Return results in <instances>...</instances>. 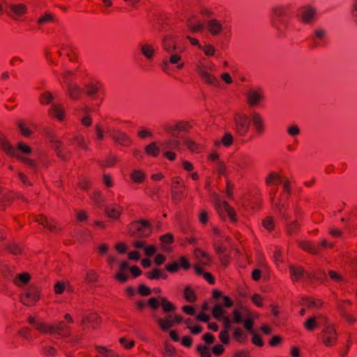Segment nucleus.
<instances>
[{"mask_svg": "<svg viewBox=\"0 0 357 357\" xmlns=\"http://www.w3.org/2000/svg\"><path fill=\"white\" fill-rule=\"evenodd\" d=\"M289 17L287 9L285 7L277 6L272 8L271 24L278 30L280 36H285V30L289 27Z\"/></svg>", "mask_w": 357, "mask_h": 357, "instance_id": "nucleus-1", "label": "nucleus"}, {"mask_svg": "<svg viewBox=\"0 0 357 357\" xmlns=\"http://www.w3.org/2000/svg\"><path fill=\"white\" fill-rule=\"evenodd\" d=\"M29 322L43 333L56 334L62 337H66L70 335V327L63 321H59L55 325H48L43 322L36 321L33 318H30Z\"/></svg>", "mask_w": 357, "mask_h": 357, "instance_id": "nucleus-2", "label": "nucleus"}, {"mask_svg": "<svg viewBox=\"0 0 357 357\" xmlns=\"http://www.w3.org/2000/svg\"><path fill=\"white\" fill-rule=\"evenodd\" d=\"M162 46L165 52L168 54V61L171 64H176L178 69L183 68L184 64L181 61V56L180 52L177 51L178 47L176 44L173 41L171 37L166 36L162 39Z\"/></svg>", "mask_w": 357, "mask_h": 357, "instance_id": "nucleus-3", "label": "nucleus"}, {"mask_svg": "<svg viewBox=\"0 0 357 357\" xmlns=\"http://www.w3.org/2000/svg\"><path fill=\"white\" fill-rule=\"evenodd\" d=\"M0 147L6 151L8 155L17 157L20 159L24 163L28 165L31 168L35 169L36 164L33 160L26 158L20 156L18 153L17 151H16L5 139L4 136L2 134H0Z\"/></svg>", "mask_w": 357, "mask_h": 357, "instance_id": "nucleus-4", "label": "nucleus"}, {"mask_svg": "<svg viewBox=\"0 0 357 357\" xmlns=\"http://www.w3.org/2000/svg\"><path fill=\"white\" fill-rule=\"evenodd\" d=\"M153 317L162 331H167L174 326V322L181 323L183 318L179 315L167 314L165 318L160 317L155 312L153 313Z\"/></svg>", "mask_w": 357, "mask_h": 357, "instance_id": "nucleus-5", "label": "nucleus"}, {"mask_svg": "<svg viewBox=\"0 0 357 357\" xmlns=\"http://www.w3.org/2000/svg\"><path fill=\"white\" fill-rule=\"evenodd\" d=\"M234 123L236 125V132L240 135H245L250 129V118L244 114H236L234 117Z\"/></svg>", "mask_w": 357, "mask_h": 357, "instance_id": "nucleus-6", "label": "nucleus"}, {"mask_svg": "<svg viewBox=\"0 0 357 357\" xmlns=\"http://www.w3.org/2000/svg\"><path fill=\"white\" fill-rule=\"evenodd\" d=\"M39 300V289L38 287L31 286L29 287L24 296H21L20 301L24 305H34Z\"/></svg>", "mask_w": 357, "mask_h": 357, "instance_id": "nucleus-7", "label": "nucleus"}, {"mask_svg": "<svg viewBox=\"0 0 357 357\" xmlns=\"http://www.w3.org/2000/svg\"><path fill=\"white\" fill-rule=\"evenodd\" d=\"M322 334V340L326 346L330 347L335 343L337 334L332 325L326 324L323 328Z\"/></svg>", "mask_w": 357, "mask_h": 357, "instance_id": "nucleus-8", "label": "nucleus"}, {"mask_svg": "<svg viewBox=\"0 0 357 357\" xmlns=\"http://www.w3.org/2000/svg\"><path fill=\"white\" fill-rule=\"evenodd\" d=\"M215 204L217 210L220 213H226L229 218L232 220H235V212L234 209L225 201H222L217 195H214Z\"/></svg>", "mask_w": 357, "mask_h": 357, "instance_id": "nucleus-9", "label": "nucleus"}, {"mask_svg": "<svg viewBox=\"0 0 357 357\" xmlns=\"http://www.w3.org/2000/svg\"><path fill=\"white\" fill-rule=\"evenodd\" d=\"M134 226L137 232L136 236L146 237L151 232V225L147 220H139Z\"/></svg>", "mask_w": 357, "mask_h": 357, "instance_id": "nucleus-10", "label": "nucleus"}, {"mask_svg": "<svg viewBox=\"0 0 357 357\" xmlns=\"http://www.w3.org/2000/svg\"><path fill=\"white\" fill-rule=\"evenodd\" d=\"M289 271L291 273V277L293 281H298L301 279L310 280L311 279L310 274L307 273H305L303 268L300 266H291L289 267Z\"/></svg>", "mask_w": 357, "mask_h": 357, "instance_id": "nucleus-11", "label": "nucleus"}, {"mask_svg": "<svg viewBox=\"0 0 357 357\" xmlns=\"http://www.w3.org/2000/svg\"><path fill=\"white\" fill-rule=\"evenodd\" d=\"M160 146L164 151H173L178 149L181 146V143L178 140V135L177 134H172V137L169 139L162 142Z\"/></svg>", "mask_w": 357, "mask_h": 357, "instance_id": "nucleus-12", "label": "nucleus"}, {"mask_svg": "<svg viewBox=\"0 0 357 357\" xmlns=\"http://www.w3.org/2000/svg\"><path fill=\"white\" fill-rule=\"evenodd\" d=\"M197 72L206 84L215 86H219V82L216 77L206 71L202 66H197Z\"/></svg>", "mask_w": 357, "mask_h": 357, "instance_id": "nucleus-13", "label": "nucleus"}, {"mask_svg": "<svg viewBox=\"0 0 357 357\" xmlns=\"http://www.w3.org/2000/svg\"><path fill=\"white\" fill-rule=\"evenodd\" d=\"M7 13L13 16V15H21L26 12V7L24 4H10L6 3Z\"/></svg>", "mask_w": 357, "mask_h": 357, "instance_id": "nucleus-14", "label": "nucleus"}, {"mask_svg": "<svg viewBox=\"0 0 357 357\" xmlns=\"http://www.w3.org/2000/svg\"><path fill=\"white\" fill-rule=\"evenodd\" d=\"M38 224L43 225L45 228L47 229L52 233H56L59 228L56 225V222L51 219L49 220L46 217L41 215L36 219Z\"/></svg>", "mask_w": 357, "mask_h": 357, "instance_id": "nucleus-15", "label": "nucleus"}, {"mask_svg": "<svg viewBox=\"0 0 357 357\" xmlns=\"http://www.w3.org/2000/svg\"><path fill=\"white\" fill-rule=\"evenodd\" d=\"M112 139L123 146H129L132 143L130 138L125 133L117 130L112 134Z\"/></svg>", "mask_w": 357, "mask_h": 357, "instance_id": "nucleus-16", "label": "nucleus"}, {"mask_svg": "<svg viewBox=\"0 0 357 357\" xmlns=\"http://www.w3.org/2000/svg\"><path fill=\"white\" fill-rule=\"evenodd\" d=\"M48 113L51 116L55 117L59 121L64 119L65 112L63 107L59 104H52L48 109Z\"/></svg>", "mask_w": 357, "mask_h": 357, "instance_id": "nucleus-17", "label": "nucleus"}, {"mask_svg": "<svg viewBox=\"0 0 357 357\" xmlns=\"http://www.w3.org/2000/svg\"><path fill=\"white\" fill-rule=\"evenodd\" d=\"M207 26H208V29L209 32L213 36L219 35L223 29L222 25L220 24V22H218L215 19H211V20H208V22L207 23Z\"/></svg>", "mask_w": 357, "mask_h": 357, "instance_id": "nucleus-18", "label": "nucleus"}, {"mask_svg": "<svg viewBox=\"0 0 357 357\" xmlns=\"http://www.w3.org/2000/svg\"><path fill=\"white\" fill-rule=\"evenodd\" d=\"M317 11L313 8H307L301 13V20L307 24H310L314 20Z\"/></svg>", "mask_w": 357, "mask_h": 357, "instance_id": "nucleus-19", "label": "nucleus"}, {"mask_svg": "<svg viewBox=\"0 0 357 357\" xmlns=\"http://www.w3.org/2000/svg\"><path fill=\"white\" fill-rule=\"evenodd\" d=\"M129 264L127 261H122L119 264L120 271L116 275V278L121 282H125L128 280V275L124 273L128 269H130Z\"/></svg>", "mask_w": 357, "mask_h": 357, "instance_id": "nucleus-20", "label": "nucleus"}, {"mask_svg": "<svg viewBox=\"0 0 357 357\" xmlns=\"http://www.w3.org/2000/svg\"><path fill=\"white\" fill-rule=\"evenodd\" d=\"M262 95L257 91H250L247 93L248 102L250 105H257L261 100Z\"/></svg>", "mask_w": 357, "mask_h": 357, "instance_id": "nucleus-21", "label": "nucleus"}, {"mask_svg": "<svg viewBox=\"0 0 357 357\" xmlns=\"http://www.w3.org/2000/svg\"><path fill=\"white\" fill-rule=\"evenodd\" d=\"M67 91L70 98L73 100H77L79 98L82 93V90L77 84L69 83L67 86Z\"/></svg>", "mask_w": 357, "mask_h": 357, "instance_id": "nucleus-22", "label": "nucleus"}, {"mask_svg": "<svg viewBox=\"0 0 357 357\" xmlns=\"http://www.w3.org/2000/svg\"><path fill=\"white\" fill-rule=\"evenodd\" d=\"M327 36V31L321 26L315 28L313 31L312 39L316 41L317 40L324 41ZM318 43L315 42V45Z\"/></svg>", "mask_w": 357, "mask_h": 357, "instance_id": "nucleus-23", "label": "nucleus"}, {"mask_svg": "<svg viewBox=\"0 0 357 357\" xmlns=\"http://www.w3.org/2000/svg\"><path fill=\"white\" fill-rule=\"evenodd\" d=\"M195 256L202 265H208L211 261L208 255L199 248L195 250Z\"/></svg>", "mask_w": 357, "mask_h": 357, "instance_id": "nucleus-24", "label": "nucleus"}, {"mask_svg": "<svg viewBox=\"0 0 357 357\" xmlns=\"http://www.w3.org/2000/svg\"><path fill=\"white\" fill-rule=\"evenodd\" d=\"M252 122L257 132H262L264 130V121L262 117L257 113H253Z\"/></svg>", "mask_w": 357, "mask_h": 357, "instance_id": "nucleus-25", "label": "nucleus"}, {"mask_svg": "<svg viewBox=\"0 0 357 357\" xmlns=\"http://www.w3.org/2000/svg\"><path fill=\"white\" fill-rule=\"evenodd\" d=\"M275 208L282 220L287 221L289 219V215L284 211L287 208L286 204H282L280 202H278L275 204Z\"/></svg>", "mask_w": 357, "mask_h": 357, "instance_id": "nucleus-26", "label": "nucleus"}, {"mask_svg": "<svg viewBox=\"0 0 357 357\" xmlns=\"http://www.w3.org/2000/svg\"><path fill=\"white\" fill-rule=\"evenodd\" d=\"M265 182L268 185L275 183H280L283 185L284 183L280 176L275 172H271L265 178Z\"/></svg>", "mask_w": 357, "mask_h": 357, "instance_id": "nucleus-27", "label": "nucleus"}, {"mask_svg": "<svg viewBox=\"0 0 357 357\" xmlns=\"http://www.w3.org/2000/svg\"><path fill=\"white\" fill-rule=\"evenodd\" d=\"M160 305L165 312L167 314L175 310L174 305L168 301L165 298L160 297Z\"/></svg>", "mask_w": 357, "mask_h": 357, "instance_id": "nucleus-28", "label": "nucleus"}, {"mask_svg": "<svg viewBox=\"0 0 357 357\" xmlns=\"http://www.w3.org/2000/svg\"><path fill=\"white\" fill-rule=\"evenodd\" d=\"M141 52L147 59H151L153 56L154 49L151 45L144 44L141 47Z\"/></svg>", "mask_w": 357, "mask_h": 357, "instance_id": "nucleus-29", "label": "nucleus"}, {"mask_svg": "<svg viewBox=\"0 0 357 357\" xmlns=\"http://www.w3.org/2000/svg\"><path fill=\"white\" fill-rule=\"evenodd\" d=\"M30 279V276L26 273H23L17 275L14 279L13 282L18 286L26 284Z\"/></svg>", "mask_w": 357, "mask_h": 357, "instance_id": "nucleus-30", "label": "nucleus"}, {"mask_svg": "<svg viewBox=\"0 0 357 357\" xmlns=\"http://www.w3.org/2000/svg\"><path fill=\"white\" fill-rule=\"evenodd\" d=\"M145 151L147 154L153 157H156L160 153V148L156 145L155 142H151L146 146Z\"/></svg>", "mask_w": 357, "mask_h": 357, "instance_id": "nucleus-31", "label": "nucleus"}, {"mask_svg": "<svg viewBox=\"0 0 357 357\" xmlns=\"http://www.w3.org/2000/svg\"><path fill=\"white\" fill-rule=\"evenodd\" d=\"M146 276L151 280H158L160 278H167V275L158 268H153L151 271L147 272Z\"/></svg>", "mask_w": 357, "mask_h": 357, "instance_id": "nucleus-32", "label": "nucleus"}, {"mask_svg": "<svg viewBox=\"0 0 357 357\" xmlns=\"http://www.w3.org/2000/svg\"><path fill=\"white\" fill-rule=\"evenodd\" d=\"M299 246L304 250L312 254L317 255L319 253V249L308 242L302 241L299 243Z\"/></svg>", "mask_w": 357, "mask_h": 357, "instance_id": "nucleus-33", "label": "nucleus"}, {"mask_svg": "<svg viewBox=\"0 0 357 357\" xmlns=\"http://www.w3.org/2000/svg\"><path fill=\"white\" fill-rule=\"evenodd\" d=\"M96 351L98 354L104 357H120L119 356L114 354L113 351L107 349L105 347L97 346L96 347Z\"/></svg>", "mask_w": 357, "mask_h": 357, "instance_id": "nucleus-34", "label": "nucleus"}, {"mask_svg": "<svg viewBox=\"0 0 357 357\" xmlns=\"http://www.w3.org/2000/svg\"><path fill=\"white\" fill-rule=\"evenodd\" d=\"M54 98V96L50 91H47L40 95V102L42 105H48L53 101Z\"/></svg>", "mask_w": 357, "mask_h": 357, "instance_id": "nucleus-35", "label": "nucleus"}, {"mask_svg": "<svg viewBox=\"0 0 357 357\" xmlns=\"http://www.w3.org/2000/svg\"><path fill=\"white\" fill-rule=\"evenodd\" d=\"M106 214L111 218L116 219L121 214V211L116 208H110L109 206L105 207Z\"/></svg>", "mask_w": 357, "mask_h": 357, "instance_id": "nucleus-36", "label": "nucleus"}, {"mask_svg": "<svg viewBox=\"0 0 357 357\" xmlns=\"http://www.w3.org/2000/svg\"><path fill=\"white\" fill-rule=\"evenodd\" d=\"M86 322L90 323L93 328H96L98 325L99 317L96 314H91L84 318L82 324H85Z\"/></svg>", "mask_w": 357, "mask_h": 357, "instance_id": "nucleus-37", "label": "nucleus"}, {"mask_svg": "<svg viewBox=\"0 0 357 357\" xmlns=\"http://www.w3.org/2000/svg\"><path fill=\"white\" fill-rule=\"evenodd\" d=\"M187 26L190 31L195 33L200 32L204 29V25L201 22H198L197 24H193V22L190 20L187 22Z\"/></svg>", "mask_w": 357, "mask_h": 357, "instance_id": "nucleus-38", "label": "nucleus"}, {"mask_svg": "<svg viewBox=\"0 0 357 357\" xmlns=\"http://www.w3.org/2000/svg\"><path fill=\"white\" fill-rule=\"evenodd\" d=\"M213 315L218 319H222L225 316V310L220 305H215L212 311Z\"/></svg>", "mask_w": 357, "mask_h": 357, "instance_id": "nucleus-39", "label": "nucleus"}, {"mask_svg": "<svg viewBox=\"0 0 357 357\" xmlns=\"http://www.w3.org/2000/svg\"><path fill=\"white\" fill-rule=\"evenodd\" d=\"M55 17L50 13H45L43 16L38 20V24L55 22Z\"/></svg>", "mask_w": 357, "mask_h": 357, "instance_id": "nucleus-40", "label": "nucleus"}, {"mask_svg": "<svg viewBox=\"0 0 357 357\" xmlns=\"http://www.w3.org/2000/svg\"><path fill=\"white\" fill-rule=\"evenodd\" d=\"M54 149L56 150L57 155L60 158L66 160L68 158V151H64L61 147V143L59 142H54Z\"/></svg>", "mask_w": 357, "mask_h": 357, "instance_id": "nucleus-41", "label": "nucleus"}, {"mask_svg": "<svg viewBox=\"0 0 357 357\" xmlns=\"http://www.w3.org/2000/svg\"><path fill=\"white\" fill-rule=\"evenodd\" d=\"M145 174L140 170H135L131 174V178L135 182L141 183L144 180Z\"/></svg>", "mask_w": 357, "mask_h": 357, "instance_id": "nucleus-42", "label": "nucleus"}, {"mask_svg": "<svg viewBox=\"0 0 357 357\" xmlns=\"http://www.w3.org/2000/svg\"><path fill=\"white\" fill-rule=\"evenodd\" d=\"M233 322L235 324H241L243 322V314L238 309H234L233 311Z\"/></svg>", "mask_w": 357, "mask_h": 357, "instance_id": "nucleus-43", "label": "nucleus"}, {"mask_svg": "<svg viewBox=\"0 0 357 357\" xmlns=\"http://www.w3.org/2000/svg\"><path fill=\"white\" fill-rule=\"evenodd\" d=\"M316 326L317 321L314 317L308 318L304 323L305 328L309 331H313Z\"/></svg>", "mask_w": 357, "mask_h": 357, "instance_id": "nucleus-44", "label": "nucleus"}, {"mask_svg": "<svg viewBox=\"0 0 357 357\" xmlns=\"http://www.w3.org/2000/svg\"><path fill=\"white\" fill-rule=\"evenodd\" d=\"M185 298L188 302H194L196 299L195 292L190 288L186 287L184 291Z\"/></svg>", "mask_w": 357, "mask_h": 357, "instance_id": "nucleus-45", "label": "nucleus"}, {"mask_svg": "<svg viewBox=\"0 0 357 357\" xmlns=\"http://www.w3.org/2000/svg\"><path fill=\"white\" fill-rule=\"evenodd\" d=\"M77 145L84 150H88V142L82 136H76L73 139Z\"/></svg>", "mask_w": 357, "mask_h": 357, "instance_id": "nucleus-46", "label": "nucleus"}, {"mask_svg": "<svg viewBox=\"0 0 357 357\" xmlns=\"http://www.w3.org/2000/svg\"><path fill=\"white\" fill-rule=\"evenodd\" d=\"M221 142L225 146H229L233 143V136L229 132H226L223 135Z\"/></svg>", "mask_w": 357, "mask_h": 357, "instance_id": "nucleus-47", "label": "nucleus"}, {"mask_svg": "<svg viewBox=\"0 0 357 357\" xmlns=\"http://www.w3.org/2000/svg\"><path fill=\"white\" fill-rule=\"evenodd\" d=\"M202 357H211L208 348L204 345L199 344L197 349Z\"/></svg>", "mask_w": 357, "mask_h": 357, "instance_id": "nucleus-48", "label": "nucleus"}, {"mask_svg": "<svg viewBox=\"0 0 357 357\" xmlns=\"http://www.w3.org/2000/svg\"><path fill=\"white\" fill-rule=\"evenodd\" d=\"M98 86L93 83H90L88 85H86V94L89 96H93L98 92Z\"/></svg>", "mask_w": 357, "mask_h": 357, "instance_id": "nucleus-49", "label": "nucleus"}, {"mask_svg": "<svg viewBox=\"0 0 357 357\" xmlns=\"http://www.w3.org/2000/svg\"><path fill=\"white\" fill-rule=\"evenodd\" d=\"M148 304L153 310L155 311L160 305V298H150L148 301Z\"/></svg>", "mask_w": 357, "mask_h": 357, "instance_id": "nucleus-50", "label": "nucleus"}, {"mask_svg": "<svg viewBox=\"0 0 357 357\" xmlns=\"http://www.w3.org/2000/svg\"><path fill=\"white\" fill-rule=\"evenodd\" d=\"M10 253L13 255H19L21 252V249L15 243H10L5 248Z\"/></svg>", "mask_w": 357, "mask_h": 357, "instance_id": "nucleus-51", "label": "nucleus"}, {"mask_svg": "<svg viewBox=\"0 0 357 357\" xmlns=\"http://www.w3.org/2000/svg\"><path fill=\"white\" fill-rule=\"evenodd\" d=\"M183 192L181 190H172V199L174 203L178 202L182 199Z\"/></svg>", "mask_w": 357, "mask_h": 357, "instance_id": "nucleus-52", "label": "nucleus"}, {"mask_svg": "<svg viewBox=\"0 0 357 357\" xmlns=\"http://www.w3.org/2000/svg\"><path fill=\"white\" fill-rule=\"evenodd\" d=\"M98 278V274L93 270L89 271L86 275V280L89 283L97 281Z\"/></svg>", "mask_w": 357, "mask_h": 357, "instance_id": "nucleus-53", "label": "nucleus"}, {"mask_svg": "<svg viewBox=\"0 0 357 357\" xmlns=\"http://www.w3.org/2000/svg\"><path fill=\"white\" fill-rule=\"evenodd\" d=\"M233 336L235 340L240 342H242L243 341L244 334L243 331L239 328H237L234 331Z\"/></svg>", "mask_w": 357, "mask_h": 357, "instance_id": "nucleus-54", "label": "nucleus"}, {"mask_svg": "<svg viewBox=\"0 0 357 357\" xmlns=\"http://www.w3.org/2000/svg\"><path fill=\"white\" fill-rule=\"evenodd\" d=\"M287 132L291 137H295L300 133V128L296 125H291L287 128Z\"/></svg>", "mask_w": 357, "mask_h": 357, "instance_id": "nucleus-55", "label": "nucleus"}, {"mask_svg": "<svg viewBox=\"0 0 357 357\" xmlns=\"http://www.w3.org/2000/svg\"><path fill=\"white\" fill-rule=\"evenodd\" d=\"M160 241L164 245L172 243L174 241V236L172 234H166L160 236Z\"/></svg>", "mask_w": 357, "mask_h": 357, "instance_id": "nucleus-56", "label": "nucleus"}, {"mask_svg": "<svg viewBox=\"0 0 357 357\" xmlns=\"http://www.w3.org/2000/svg\"><path fill=\"white\" fill-rule=\"evenodd\" d=\"M252 342L253 344L258 347H262L264 345V342L261 340V337L257 334L256 333H252Z\"/></svg>", "mask_w": 357, "mask_h": 357, "instance_id": "nucleus-57", "label": "nucleus"}, {"mask_svg": "<svg viewBox=\"0 0 357 357\" xmlns=\"http://www.w3.org/2000/svg\"><path fill=\"white\" fill-rule=\"evenodd\" d=\"M184 143L186 146L192 151L196 152L197 151V145L190 139H185Z\"/></svg>", "mask_w": 357, "mask_h": 357, "instance_id": "nucleus-58", "label": "nucleus"}, {"mask_svg": "<svg viewBox=\"0 0 357 357\" xmlns=\"http://www.w3.org/2000/svg\"><path fill=\"white\" fill-rule=\"evenodd\" d=\"M219 337L222 343L228 344L229 341V336L227 330H224L221 331Z\"/></svg>", "mask_w": 357, "mask_h": 357, "instance_id": "nucleus-59", "label": "nucleus"}, {"mask_svg": "<svg viewBox=\"0 0 357 357\" xmlns=\"http://www.w3.org/2000/svg\"><path fill=\"white\" fill-rule=\"evenodd\" d=\"M151 290L149 287L146 286L145 284H140L139 287V293L142 296H148L151 294Z\"/></svg>", "mask_w": 357, "mask_h": 357, "instance_id": "nucleus-60", "label": "nucleus"}, {"mask_svg": "<svg viewBox=\"0 0 357 357\" xmlns=\"http://www.w3.org/2000/svg\"><path fill=\"white\" fill-rule=\"evenodd\" d=\"M302 305L308 308L318 307V305L317 304V303L314 301H312V300H310L308 298L303 299V301L302 302Z\"/></svg>", "mask_w": 357, "mask_h": 357, "instance_id": "nucleus-61", "label": "nucleus"}, {"mask_svg": "<svg viewBox=\"0 0 357 357\" xmlns=\"http://www.w3.org/2000/svg\"><path fill=\"white\" fill-rule=\"evenodd\" d=\"M165 268L169 272L175 273L179 268V264L178 262H173L172 264L166 265Z\"/></svg>", "mask_w": 357, "mask_h": 357, "instance_id": "nucleus-62", "label": "nucleus"}, {"mask_svg": "<svg viewBox=\"0 0 357 357\" xmlns=\"http://www.w3.org/2000/svg\"><path fill=\"white\" fill-rule=\"evenodd\" d=\"M73 75V73L70 70H65L64 73L62 74L63 79L66 82L67 86H68L69 83H72L71 77Z\"/></svg>", "mask_w": 357, "mask_h": 357, "instance_id": "nucleus-63", "label": "nucleus"}, {"mask_svg": "<svg viewBox=\"0 0 357 357\" xmlns=\"http://www.w3.org/2000/svg\"><path fill=\"white\" fill-rule=\"evenodd\" d=\"M65 289V285L61 282H57L54 285V291L57 294H61L63 293Z\"/></svg>", "mask_w": 357, "mask_h": 357, "instance_id": "nucleus-64", "label": "nucleus"}]
</instances>
